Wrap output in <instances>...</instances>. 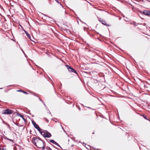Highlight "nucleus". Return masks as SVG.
Segmentation results:
<instances>
[{"label": "nucleus", "instance_id": "f257e3e1", "mask_svg": "<svg viewBox=\"0 0 150 150\" xmlns=\"http://www.w3.org/2000/svg\"><path fill=\"white\" fill-rule=\"evenodd\" d=\"M32 143L38 148L44 149L45 147V144L43 141L40 138H38L34 137L32 139Z\"/></svg>", "mask_w": 150, "mask_h": 150}, {"label": "nucleus", "instance_id": "f03ea898", "mask_svg": "<svg viewBox=\"0 0 150 150\" xmlns=\"http://www.w3.org/2000/svg\"><path fill=\"white\" fill-rule=\"evenodd\" d=\"M40 132L45 137L50 138L52 136L51 134L47 131L45 132H42L41 130Z\"/></svg>", "mask_w": 150, "mask_h": 150}, {"label": "nucleus", "instance_id": "7ed1b4c3", "mask_svg": "<svg viewBox=\"0 0 150 150\" xmlns=\"http://www.w3.org/2000/svg\"><path fill=\"white\" fill-rule=\"evenodd\" d=\"M66 66L67 68V69L69 70V71L70 72H74L76 73L77 74H78L77 71L74 69L71 68L68 65H66Z\"/></svg>", "mask_w": 150, "mask_h": 150}, {"label": "nucleus", "instance_id": "20e7f679", "mask_svg": "<svg viewBox=\"0 0 150 150\" xmlns=\"http://www.w3.org/2000/svg\"><path fill=\"white\" fill-rule=\"evenodd\" d=\"M13 111L11 110L7 109L3 111L2 113L3 114H11L12 113Z\"/></svg>", "mask_w": 150, "mask_h": 150}, {"label": "nucleus", "instance_id": "39448f33", "mask_svg": "<svg viewBox=\"0 0 150 150\" xmlns=\"http://www.w3.org/2000/svg\"><path fill=\"white\" fill-rule=\"evenodd\" d=\"M32 123L33 125V126H34V127L35 128L37 129L39 132H40L41 129L39 127V126L35 122H34V121H32Z\"/></svg>", "mask_w": 150, "mask_h": 150}, {"label": "nucleus", "instance_id": "423d86ee", "mask_svg": "<svg viewBox=\"0 0 150 150\" xmlns=\"http://www.w3.org/2000/svg\"><path fill=\"white\" fill-rule=\"evenodd\" d=\"M98 20L102 24L108 26H110V25L107 24L104 20H101L100 18H98Z\"/></svg>", "mask_w": 150, "mask_h": 150}, {"label": "nucleus", "instance_id": "0eeeda50", "mask_svg": "<svg viewBox=\"0 0 150 150\" xmlns=\"http://www.w3.org/2000/svg\"><path fill=\"white\" fill-rule=\"evenodd\" d=\"M50 141L53 144H55V145H57V146H59V147H60V148H61V147L59 145V144L58 143H57L56 142H55L53 140H50Z\"/></svg>", "mask_w": 150, "mask_h": 150}, {"label": "nucleus", "instance_id": "6e6552de", "mask_svg": "<svg viewBox=\"0 0 150 150\" xmlns=\"http://www.w3.org/2000/svg\"><path fill=\"white\" fill-rule=\"evenodd\" d=\"M150 11L149 10H144L143 12V13L145 15L149 16Z\"/></svg>", "mask_w": 150, "mask_h": 150}, {"label": "nucleus", "instance_id": "1a4fd4ad", "mask_svg": "<svg viewBox=\"0 0 150 150\" xmlns=\"http://www.w3.org/2000/svg\"><path fill=\"white\" fill-rule=\"evenodd\" d=\"M140 115L142 116H143L144 118L149 121L150 122V120H149V118H147V116L146 115Z\"/></svg>", "mask_w": 150, "mask_h": 150}, {"label": "nucleus", "instance_id": "9d476101", "mask_svg": "<svg viewBox=\"0 0 150 150\" xmlns=\"http://www.w3.org/2000/svg\"><path fill=\"white\" fill-rule=\"evenodd\" d=\"M24 32L27 37L30 39V35L26 31L24 30Z\"/></svg>", "mask_w": 150, "mask_h": 150}, {"label": "nucleus", "instance_id": "9b49d317", "mask_svg": "<svg viewBox=\"0 0 150 150\" xmlns=\"http://www.w3.org/2000/svg\"><path fill=\"white\" fill-rule=\"evenodd\" d=\"M17 115L18 116L21 117L23 119V120H25V119L23 115H21V114H18Z\"/></svg>", "mask_w": 150, "mask_h": 150}, {"label": "nucleus", "instance_id": "f8f14e48", "mask_svg": "<svg viewBox=\"0 0 150 150\" xmlns=\"http://www.w3.org/2000/svg\"><path fill=\"white\" fill-rule=\"evenodd\" d=\"M18 92H21L22 93H25V94H28V93L25 91H22L21 90H18L17 91Z\"/></svg>", "mask_w": 150, "mask_h": 150}, {"label": "nucleus", "instance_id": "ddd939ff", "mask_svg": "<svg viewBox=\"0 0 150 150\" xmlns=\"http://www.w3.org/2000/svg\"><path fill=\"white\" fill-rule=\"evenodd\" d=\"M46 149L47 150H52L48 146L46 147Z\"/></svg>", "mask_w": 150, "mask_h": 150}, {"label": "nucleus", "instance_id": "4468645a", "mask_svg": "<svg viewBox=\"0 0 150 150\" xmlns=\"http://www.w3.org/2000/svg\"><path fill=\"white\" fill-rule=\"evenodd\" d=\"M44 119L46 122L47 123H48L49 122L48 120L46 118H45Z\"/></svg>", "mask_w": 150, "mask_h": 150}, {"label": "nucleus", "instance_id": "2eb2a0df", "mask_svg": "<svg viewBox=\"0 0 150 150\" xmlns=\"http://www.w3.org/2000/svg\"><path fill=\"white\" fill-rule=\"evenodd\" d=\"M7 139L8 140H10V141H13V140H12L11 139H8H8Z\"/></svg>", "mask_w": 150, "mask_h": 150}, {"label": "nucleus", "instance_id": "dca6fc26", "mask_svg": "<svg viewBox=\"0 0 150 150\" xmlns=\"http://www.w3.org/2000/svg\"><path fill=\"white\" fill-rule=\"evenodd\" d=\"M55 1H56L57 3H59V2L58 1V0H55Z\"/></svg>", "mask_w": 150, "mask_h": 150}, {"label": "nucleus", "instance_id": "f3484780", "mask_svg": "<svg viewBox=\"0 0 150 150\" xmlns=\"http://www.w3.org/2000/svg\"><path fill=\"white\" fill-rule=\"evenodd\" d=\"M39 99L40 101H41L42 103H43V102L39 98Z\"/></svg>", "mask_w": 150, "mask_h": 150}, {"label": "nucleus", "instance_id": "a211bd4d", "mask_svg": "<svg viewBox=\"0 0 150 150\" xmlns=\"http://www.w3.org/2000/svg\"><path fill=\"white\" fill-rule=\"evenodd\" d=\"M44 105H45V104L44 103Z\"/></svg>", "mask_w": 150, "mask_h": 150}, {"label": "nucleus", "instance_id": "6ab92c4d", "mask_svg": "<svg viewBox=\"0 0 150 150\" xmlns=\"http://www.w3.org/2000/svg\"><path fill=\"white\" fill-rule=\"evenodd\" d=\"M11 6H12V7H13V5H11Z\"/></svg>", "mask_w": 150, "mask_h": 150}, {"label": "nucleus", "instance_id": "aec40b11", "mask_svg": "<svg viewBox=\"0 0 150 150\" xmlns=\"http://www.w3.org/2000/svg\"><path fill=\"white\" fill-rule=\"evenodd\" d=\"M2 150H4V149H3Z\"/></svg>", "mask_w": 150, "mask_h": 150}, {"label": "nucleus", "instance_id": "412c9836", "mask_svg": "<svg viewBox=\"0 0 150 150\" xmlns=\"http://www.w3.org/2000/svg\"><path fill=\"white\" fill-rule=\"evenodd\" d=\"M2 89V88H0V89Z\"/></svg>", "mask_w": 150, "mask_h": 150}]
</instances>
